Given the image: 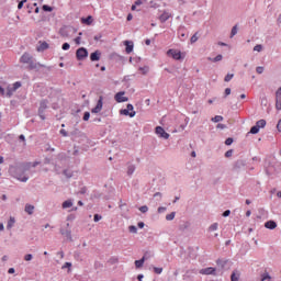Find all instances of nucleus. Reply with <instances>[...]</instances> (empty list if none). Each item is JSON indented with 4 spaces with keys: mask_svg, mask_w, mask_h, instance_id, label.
Here are the masks:
<instances>
[{
    "mask_svg": "<svg viewBox=\"0 0 281 281\" xmlns=\"http://www.w3.org/2000/svg\"><path fill=\"white\" fill-rule=\"evenodd\" d=\"M167 56L171 57L173 60H182L186 58L187 54L182 53L181 50L170 48L167 50Z\"/></svg>",
    "mask_w": 281,
    "mask_h": 281,
    "instance_id": "nucleus-1",
    "label": "nucleus"
},
{
    "mask_svg": "<svg viewBox=\"0 0 281 281\" xmlns=\"http://www.w3.org/2000/svg\"><path fill=\"white\" fill-rule=\"evenodd\" d=\"M121 115L130 116V117H135L136 112L134 111V105L132 103L127 104V109L121 110Z\"/></svg>",
    "mask_w": 281,
    "mask_h": 281,
    "instance_id": "nucleus-2",
    "label": "nucleus"
},
{
    "mask_svg": "<svg viewBox=\"0 0 281 281\" xmlns=\"http://www.w3.org/2000/svg\"><path fill=\"white\" fill-rule=\"evenodd\" d=\"M155 133H156V135H159L160 138H164V139L170 138V134L167 133L162 126H156Z\"/></svg>",
    "mask_w": 281,
    "mask_h": 281,
    "instance_id": "nucleus-3",
    "label": "nucleus"
},
{
    "mask_svg": "<svg viewBox=\"0 0 281 281\" xmlns=\"http://www.w3.org/2000/svg\"><path fill=\"white\" fill-rule=\"evenodd\" d=\"M88 55H89V53H88L87 48L81 47V48L77 49L76 56L79 61H82L86 58H88Z\"/></svg>",
    "mask_w": 281,
    "mask_h": 281,
    "instance_id": "nucleus-4",
    "label": "nucleus"
},
{
    "mask_svg": "<svg viewBox=\"0 0 281 281\" xmlns=\"http://www.w3.org/2000/svg\"><path fill=\"white\" fill-rule=\"evenodd\" d=\"M114 100H116V103L128 102V98L125 97L124 91L117 92L116 95H114Z\"/></svg>",
    "mask_w": 281,
    "mask_h": 281,
    "instance_id": "nucleus-5",
    "label": "nucleus"
},
{
    "mask_svg": "<svg viewBox=\"0 0 281 281\" xmlns=\"http://www.w3.org/2000/svg\"><path fill=\"white\" fill-rule=\"evenodd\" d=\"M103 108V97L101 95L95 108L92 109L93 114H99L102 111Z\"/></svg>",
    "mask_w": 281,
    "mask_h": 281,
    "instance_id": "nucleus-6",
    "label": "nucleus"
},
{
    "mask_svg": "<svg viewBox=\"0 0 281 281\" xmlns=\"http://www.w3.org/2000/svg\"><path fill=\"white\" fill-rule=\"evenodd\" d=\"M33 57L29 53H24L20 59L21 64H30Z\"/></svg>",
    "mask_w": 281,
    "mask_h": 281,
    "instance_id": "nucleus-7",
    "label": "nucleus"
},
{
    "mask_svg": "<svg viewBox=\"0 0 281 281\" xmlns=\"http://www.w3.org/2000/svg\"><path fill=\"white\" fill-rule=\"evenodd\" d=\"M124 45H125V53H126L127 55L132 54V53H133V49H134V44H133V42L125 41V42H124Z\"/></svg>",
    "mask_w": 281,
    "mask_h": 281,
    "instance_id": "nucleus-8",
    "label": "nucleus"
},
{
    "mask_svg": "<svg viewBox=\"0 0 281 281\" xmlns=\"http://www.w3.org/2000/svg\"><path fill=\"white\" fill-rule=\"evenodd\" d=\"M276 97H277L276 108L277 110L280 111L281 110V87L277 90Z\"/></svg>",
    "mask_w": 281,
    "mask_h": 281,
    "instance_id": "nucleus-9",
    "label": "nucleus"
},
{
    "mask_svg": "<svg viewBox=\"0 0 281 281\" xmlns=\"http://www.w3.org/2000/svg\"><path fill=\"white\" fill-rule=\"evenodd\" d=\"M215 271H216L215 268L209 267V268L201 269V270L199 271V273L210 276V274H214Z\"/></svg>",
    "mask_w": 281,
    "mask_h": 281,
    "instance_id": "nucleus-10",
    "label": "nucleus"
},
{
    "mask_svg": "<svg viewBox=\"0 0 281 281\" xmlns=\"http://www.w3.org/2000/svg\"><path fill=\"white\" fill-rule=\"evenodd\" d=\"M172 16L171 13L167 12V11H164L160 15H159V21L161 23H165L167 20H169L170 18Z\"/></svg>",
    "mask_w": 281,
    "mask_h": 281,
    "instance_id": "nucleus-11",
    "label": "nucleus"
},
{
    "mask_svg": "<svg viewBox=\"0 0 281 281\" xmlns=\"http://www.w3.org/2000/svg\"><path fill=\"white\" fill-rule=\"evenodd\" d=\"M27 65H30V69L31 70H34V69H37V68H44L45 66L40 64V63H34L33 60H31V63H29Z\"/></svg>",
    "mask_w": 281,
    "mask_h": 281,
    "instance_id": "nucleus-12",
    "label": "nucleus"
},
{
    "mask_svg": "<svg viewBox=\"0 0 281 281\" xmlns=\"http://www.w3.org/2000/svg\"><path fill=\"white\" fill-rule=\"evenodd\" d=\"M265 227L268 229H276V227H278V224H276V222L273 221H269L265 224Z\"/></svg>",
    "mask_w": 281,
    "mask_h": 281,
    "instance_id": "nucleus-13",
    "label": "nucleus"
},
{
    "mask_svg": "<svg viewBox=\"0 0 281 281\" xmlns=\"http://www.w3.org/2000/svg\"><path fill=\"white\" fill-rule=\"evenodd\" d=\"M100 56H101L100 52H94V53L91 54L90 59H91V61H99Z\"/></svg>",
    "mask_w": 281,
    "mask_h": 281,
    "instance_id": "nucleus-14",
    "label": "nucleus"
},
{
    "mask_svg": "<svg viewBox=\"0 0 281 281\" xmlns=\"http://www.w3.org/2000/svg\"><path fill=\"white\" fill-rule=\"evenodd\" d=\"M81 22L86 25H90L93 22V18L91 15H89L88 18H82Z\"/></svg>",
    "mask_w": 281,
    "mask_h": 281,
    "instance_id": "nucleus-15",
    "label": "nucleus"
},
{
    "mask_svg": "<svg viewBox=\"0 0 281 281\" xmlns=\"http://www.w3.org/2000/svg\"><path fill=\"white\" fill-rule=\"evenodd\" d=\"M256 126L260 130V128H265V126H267V121L266 120H259L256 123Z\"/></svg>",
    "mask_w": 281,
    "mask_h": 281,
    "instance_id": "nucleus-16",
    "label": "nucleus"
},
{
    "mask_svg": "<svg viewBox=\"0 0 281 281\" xmlns=\"http://www.w3.org/2000/svg\"><path fill=\"white\" fill-rule=\"evenodd\" d=\"M207 60L211 63H220L223 60V55H217L215 58L209 57Z\"/></svg>",
    "mask_w": 281,
    "mask_h": 281,
    "instance_id": "nucleus-17",
    "label": "nucleus"
},
{
    "mask_svg": "<svg viewBox=\"0 0 281 281\" xmlns=\"http://www.w3.org/2000/svg\"><path fill=\"white\" fill-rule=\"evenodd\" d=\"M138 71H140L143 76H146L149 72V67L148 66L139 67Z\"/></svg>",
    "mask_w": 281,
    "mask_h": 281,
    "instance_id": "nucleus-18",
    "label": "nucleus"
},
{
    "mask_svg": "<svg viewBox=\"0 0 281 281\" xmlns=\"http://www.w3.org/2000/svg\"><path fill=\"white\" fill-rule=\"evenodd\" d=\"M145 260H146V258L143 257L142 259L136 260V261L134 262V265H136V268H142V267L144 266Z\"/></svg>",
    "mask_w": 281,
    "mask_h": 281,
    "instance_id": "nucleus-19",
    "label": "nucleus"
},
{
    "mask_svg": "<svg viewBox=\"0 0 281 281\" xmlns=\"http://www.w3.org/2000/svg\"><path fill=\"white\" fill-rule=\"evenodd\" d=\"M15 178L21 182H26L29 180L26 176H23V173L15 176Z\"/></svg>",
    "mask_w": 281,
    "mask_h": 281,
    "instance_id": "nucleus-20",
    "label": "nucleus"
},
{
    "mask_svg": "<svg viewBox=\"0 0 281 281\" xmlns=\"http://www.w3.org/2000/svg\"><path fill=\"white\" fill-rule=\"evenodd\" d=\"M135 172V165L127 166V176H132Z\"/></svg>",
    "mask_w": 281,
    "mask_h": 281,
    "instance_id": "nucleus-21",
    "label": "nucleus"
},
{
    "mask_svg": "<svg viewBox=\"0 0 281 281\" xmlns=\"http://www.w3.org/2000/svg\"><path fill=\"white\" fill-rule=\"evenodd\" d=\"M223 121H224V117L222 115H215L214 117H212V122L214 123H220Z\"/></svg>",
    "mask_w": 281,
    "mask_h": 281,
    "instance_id": "nucleus-22",
    "label": "nucleus"
},
{
    "mask_svg": "<svg viewBox=\"0 0 281 281\" xmlns=\"http://www.w3.org/2000/svg\"><path fill=\"white\" fill-rule=\"evenodd\" d=\"M72 205V201L68 200L63 203V209H70Z\"/></svg>",
    "mask_w": 281,
    "mask_h": 281,
    "instance_id": "nucleus-23",
    "label": "nucleus"
},
{
    "mask_svg": "<svg viewBox=\"0 0 281 281\" xmlns=\"http://www.w3.org/2000/svg\"><path fill=\"white\" fill-rule=\"evenodd\" d=\"M261 281H271V276H269V272H265L261 276Z\"/></svg>",
    "mask_w": 281,
    "mask_h": 281,
    "instance_id": "nucleus-24",
    "label": "nucleus"
},
{
    "mask_svg": "<svg viewBox=\"0 0 281 281\" xmlns=\"http://www.w3.org/2000/svg\"><path fill=\"white\" fill-rule=\"evenodd\" d=\"M260 132V128L257 126V125H254L251 128H250V134L252 135H256Z\"/></svg>",
    "mask_w": 281,
    "mask_h": 281,
    "instance_id": "nucleus-25",
    "label": "nucleus"
},
{
    "mask_svg": "<svg viewBox=\"0 0 281 281\" xmlns=\"http://www.w3.org/2000/svg\"><path fill=\"white\" fill-rule=\"evenodd\" d=\"M25 212H26L27 214L32 215L33 212H34V206L27 204V205L25 206Z\"/></svg>",
    "mask_w": 281,
    "mask_h": 281,
    "instance_id": "nucleus-26",
    "label": "nucleus"
},
{
    "mask_svg": "<svg viewBox=\"0 0 281 281\" xmlns=\"http://www.w3.org/2000/svg\"><path fill=\"white\" fill-rule=\"evenodd\" d=\"M44 49H48V44L46 42H43L40 47H38V52H44Z\"/></svg>",
    "mask_w": 281,
    "mask_h": 281,
    "instance_id": "nucleus-27",
    "label": "nucleus"
},
{
    "mask_svg": "<svg viewBox=\"0 0 281 281\" xmlns=\"http://www.w3.org/2000/svg\"><path fill=\"white\" fill-rule=\"evenodd\" d=\"M236 34H238V25L233 26L231 32V38H233V36H236Z\"/></svg>",
    "mask_w": 281,
    "mask_h": 281,
    "instance_id": "nucleus-28",
    "label": "nucleus"
},
{
    "mask_svg": "<svg viewBox=\"0 0 281 281\" xmlns=\"http://www.w3.org/2000/svg\"><path fill=\"white\" fill-rule=\"evenodd\" d=\"M235 77L234 74H227L224 78L225 82H231L233 80V78Z\"/></svg>",
    "mask_w": 281,
    "mask_h": 281,
    "instance_id": "nucleus-29",
    "label": "nucleus"
},
{
    "mask_svg": "<svg viewBox=\"0 0 281 281\" xmlns=\"http://www.w3.org/2000/svg\"><path fill=\"white\" fill-rule=\"evenodd\" d=\"M14 223H15V220L13 217H10V220L8 222V225H7V228L11 229L13 227Z\"/></svg>",
    "mask_w": 281,
    "mask_h": 281,
    "instance_id": "nucleus-30",
    "label": "nucleus"
},
{
    "mask_svg": "<svg viewBox=\"0 0 281 281\" xmlns=\"http://www.w3.org/2000/svg\"><path fill=\"white\" fill-rule=\"evenodd\" d=\"M15 92V90H13V87H8L7 89V97L11 98V95Z\"/></svg>",
    "mask_w": 281,
    "mask_h": 281,
    "instance_id": "nucleus-31",
    "label": "nucleus"
},
{
    "mask_svg": "<svg viewBox=\"0 0 281 281\" xmlns=\"http://www.w3.org/2000/svg\"><path fill=\"white\" fill-rule=\"evenodd\" d=\"M239 278H240L239 274L233 272L232 276H231V281H239Z\"/></svg>",
    "mask_w": 281,
    "mask_h": 281,
    "instance_id": "nucleus-32",
    "label": "nucleus"
},
{
    "mask_svg": "<svg viewBox=\"0 0 281 281\" xmlns=\"http://www.w3.org/2000/svg\"><path fill=\"white\" fill-rule=\"evenodd\" d=\"M175 217H176V213H175V212H172V213H170V214L166 215V221H173V220H175Z\"/></svg>",
    "mask_w": 281,
    "mask_h": 281,
    "instance_id": "nucleus-33",
    "label": "nucleus"
},
{
    "mask_svg": "<svg viewBox=\"0 0 281 281\" xmlns=\"http://www.w3.org/2000/svg\"><path fill=\"white\" fill-rule=\"evenodd\" d=\"M21 87H22L21 82H20V81H16V82L13 83L12 89H13V91H16V90L20 89Z\"/></svg>",
    "mask_w": 281,
    "mask_h": 281,
    "instance_id": "nucleus-34",
    "label": "nucleus"
},
{
    "mask_svg": "<svg viewBox=\"0 0 281 281\" xmlns=\"http://www.w3.org/2000/svg\"><path fill=\"white\" fill-rule=\"evenodd\" d=\"M211 232H215L218 229V224L217 223H214L213 225L210 226L209 228Z\"/></svg>",
    "mask_w": 281,
    "mask_h": 281,
    "instance_id": "nucleus-35",
    "label": "nucleus"
},
{
    "mask_svg": "<svg viewBox=\"0 0 281 281\" xmlns=\"http://www.w3.org/2000/svg\"><path fill=\"white\" fill-rule=\"evenodd\" d=\"M46 108H47V102L44 100V101L41 102L40 110L44 111V110H46Z\"/></svg>",
    "mask_w": 281,
    "mask_h": 281,
    "instance_id": "nucleus-36",
    "label": "nucleus"
},
{
    "mask_svg": "<svg viewBox=\"0 0 281 281\" xmlns=\"http://www.w3.org/2000/svg\"><path fill=\"white\" fill-rule=\"evenodd\" d=\"M198 41H199L198 33H195L194 35L191 36L190 42L196 43Z\"/></svg>",
    "mask_w": 281,
    "mask_h": 281,
    "instance_id": "nucleus-37",
    "label": "nucleus"
},
{
    "mask_svg": "<svg viewBox=\"0 0 281 281\" xmlns=\"http://www.w3.org/2000/svg\"><path fill=\"white\" fill-rule=\"evenodd\" d=\"M233 143H234V138L233 137H228L225 140V145H227V146H231Z\"/></svg>",
    "mask_w": 281,
    "mask_h": 281,
    "instance_id": "nucleus-38",
    "label": "nucleus"
},
{
    "mask_svg": "<svg viewBox=\"0 0 281 281\" xmlns=\"http://www.w3.org/2000/svg\"><path fill=\"white\" fill-rule=\"evenodd\" d=\"M256 71H257L258 75H262V72H265V67L259 66V67L256 68Z\"/></svg>",
    "mask_w": 281,
    "mask_h": 281,
    "instance_id": "nucleus-39",
    "label": "nucleus"
},
{
    "mask_svg": "<svg viewBox=\"0 0 281 281\" xmlns=\"http://www.w3.org/2000/svg\"><path fill=\"white\" fill-rule=\"evenodd\" d=\"M262 49V45L260 44H257L255 47H254V52H257V53H260Z\"/></svg>",
    "mask_w": 281,
    "mask_h": 281,
    "instance_id": "nucleus-40",
    "label": "nucleus"
},
{
    "mask_svg": "<svg viewBox=\"0 0 281 281\" xmlns=\"http://www.w3.org/2000/svg\"><path fill=\"white\" fill-rule=\"evenodd\" d=\"M43 10H44V11H47V12H52V11H53V8L49 7V5H47V4H44V5H43Z\"/></svg>",
    "mask_w": 281,
    "mask_h": 281,
    "instance_id": "nucleus-41",
    "label": "nucleus"
},
{
    "mask_svg": "<svg viewBox=\"0 0 281 281\" xmlns=\"http://www.w3.org/2000/svg\"><path fill=\"white\" fill-rule=\"evenodd\" d=\"M164 269L162 268H154V272L157 273V274H160L162 273Z\"/></svg>",
    "mask_w": 281,
    "mask_h": 281,
    "instance_id": "nucleus-42",
    "label": "nucleus"
},
{
    "mask_svg": "<svg viewBox=\"0 0 281 281\" xmlns=\"http://www.w3.org/2000/svg\"><path fill=\"white\" fill-rule=\"evenodd\" d=\"M90 120V112H85L83 121L88 122Z\"/></svg>",
    "mask_w": 281,
    "mask_h": 281,
    "instance_id": "nucleus-43",
    "label": "nucleus"
},
{
    "mask_svg": "<svg viewBox=\"0 0 281 281\" xmlns=\"http://www.w3.org/2000/svg\"><path fill=\"white\" fill-rule=\"evenodd\" d=\"M233 156V149H229V150H227L226 153H225V157L226 158H229V157H232Z\"/></svg>",
    "mask_w": 281,
    "mask_h": 281,
    "instance_id": "nucleus-44",
    "label": "nucleus"
},
{
    "mask_svg": "<svg viewBox=\"0 0 281 281\" xmlns=\"http://www.w3.org/2000/svg\"><path fill=\"white\" fill-rule=\"evenodd\" d=\"M63 49L67 52V49H70V45L68 43L63 44Z\"/></svg>",
    "mask_w": 281,
    "mask_h": 281,
    "instance_id": "nucleus-45",
    "label": "nucleus"
},
{
    "mask_svg": "<svg viewBox=\"0 0 281 281\" xmlns=\"http://www.w3.org/2000/svg\"><path fill=\"white\" fill-rule=\"evenodd\" d=\"M139 212L147 213L148 212V207L147 206H142V207H139Z\"/></svg>",
    "mask_w": 281,
    "mask_h": 281,
    "instance_id": "nucleus-46",
    "label": "nucleus"
},
{
    "mask_svg": "<svg viewBox=\"0 0 281 281\" xmlns=\"http://www.w3.org/2000/svg\"><path fill=\"white\" fill-rule=\"evenodd\" d=\"M166 211H167L166 207H158V209H157V212H158L159 214H162V213H165Z\"/></svg>",
    "mask_w": 281,
    "mask_h": 281,
    "instance_id": "nucleus-47",
    "label": "nucleus"
},
{
    "mask_svg": "<svg viewBox=\"0 0 281 281\" xmlns=\"http://www.w3.org/2000/svg\"><path fill=\"white\" fill-rule=\"evenodd\" d=\"M232 94V89L231 88H226L225 89V97H228Z\"/></svg>",
    "mask_w": 281,
    "mask_h": 281,
    "instance_id": "nucleus-48",
    "label": "nucleus"
},
{
    "mask_svg": "<svg viewBox=\"0 0 281 281\" xmlns=\"http://www.w3.org/2000/svg\"><path fill=\"white\" fill-rule=\"evenodd\" d=\"M130 233H137V228L135 226H130Z\"/></svg>",
    "mask_w": 281,
    "mask_h": 281,
    "instance_id": "nucleus-49",
    "label": "nucleus"
},
{
    "mask_svg": "<svg viewBox=\"0 0 281 281\" xmlns=\"http://www.w3.org/2000/svg\"><path fill=\"white\" fill-rule=\"evenodd\" d=\"M32 258H33V256H32L31 254H29V255H26V256L24 257V260H25V261H31Z\"/></svg>",
    "mask_w": 281,
    "mask_h": 281,
    "instance_id": "nucleus-50",
    "label": "nucleus"
},
{
    "mask_svg": "<svg viewBox=\"0 0 281 281\" xmlns=\"http://www.w3.org/2000/svg\"><path fill=\"white\" fill-rule=\"evenodd\" d=\"M75 43H76V45H80V43H81V36L76 37V38H75Z\"/></svg>",
    "mask_w": 281,
    "mask_h": 281,
    "instance_id": "nucleus-51",
    "label": "nucleus"
},
{
    "mask_svg": "<svg viewBox=\"0 0 281 281\" xmlns=\"http://www.w3.org/2000/svg\"><path fill=\"white\" fill-rule=\"evenodd\" d=\"M101 220H102V216H100V215H98V214L94 215V222H99V221H101Z\"/></svg>",
    "mask_w": 281,
    "mask_h": 281,
    "instance_id": "nucleus-52",
    "label": "nucleus"
},
{
    "mask_svg": "<svg viewBox=\"0 0 281 281\" xmlns=\"http://www.w3.org/2000/svg\"><path fill=\"white\" fill-rule=\"evenodd\" d=\"M60 134H61L64 137H67V136H68L66 130H64V128L60 130Z\"/></svg>",
    "mask_w": 281,
    "mask_h": 281,
    "instance_id": "nucleus-53",
    "label": "nucleus"
},
{
    "mask_svg": "<svg viewBox=\"0 0 281 281\" xmlns=\"http://www.w3.org/2000/svg\"><path fill=\"white\" fill-rule=\"evenodd\" d=\"M231 213H232V212H231L229 210H227V211H225V212L223 213V216H224V217H227V216L231 215Z\"/></svg>",
    "mask_w": 281,
    "mask_h": 281,
    "instance_id": "nucleus-54",
    "label": "nucleus"
},
{
    "mask_svg": "<svg viewBox=\"0 0 281 281\" xmlns=\"http://www.w3.org/2000/svg\"><path fill=\"white\" fill-rule=\"evenodd\" d=\"M24 2H26V0H22V1L18 4V9H22Z\"/></svg>",
    "mask_w": 281,
    "mask_h": 281,
    "instance_id": "nucleus-55",
    "label": "nucleus"
},
{
    "mask_svg": "<svg viewBox=\"0 0 281 281\" xmlns=\"http://www.w3.org/2000/svg\"><path fill=\"white\" fill-rule=\"evenodd\" d=\"M277 128H278V131L281 133V119H280L279 122H278Z\"/></svg>",
    "mask_w": 281,
    "mask_h": 281,
    "instance_id": "nucleus-56",
    "label": "nucleus"
},
{
    "mask_svg": "<svg viewBox=\"0 0 281 281\" xmlns=\"http://www.w3.org/2000/svg\"><path fill=\"white\" fill-rule=\"evenodd\" d=\"M144 226H145V224H144L143 222H139V223L137 224V227H139V228H144Z\"/></svg>",
    "mask_w": 281,
    "mask_h": 281,
    "instance_id": "nucleus-57",
    "label": "nucleus"
},
{
    "mask_svg": "<svg viewBox=\"0 0 281 281\" xmlns=\"http://www.w3.org/2000/svg\"><path fill=\"white\" fill-rule=\"evenodd\" d=\"M15 272V270L13 269V268H10L9 270H8V273H10V274H12V273H14Z\"/></svg>",
    "mask_w": 281,
    "mask_h": 281,
    "instance_id": "nucleus-58",
    "label": "nucleus"
},
{
    "mask_svg": "<svg viewBox=\"0 0 281 281\" xmlns=\"http://www.w3.org/2000/svg\"><path fill=\"white\" fill-rule=\"evenodd\" d=\"M143 278H144L143 274H138V276H137V280H138V281H143Z\"/></svg>",
    "mask_w": 281,
    "mask_h": 281,
    "instance_id": "nucleus-59",
    "label": "nucleus"
},
{
    "mask_svg": "<svg viewBox=\"0 0 281 281\" xmlns=\"http://www.w3.org/2000/svg\"><path fill=\"white\" fill-rule=\"evenodd\" d=\"M19 138H20V140L25 142V137L23 134H21Z\"/></svg>",
    "mask_w": 281,
    "mask_h": 281,
    "instance_id": "nucleus-60",
    "label": "nucleus"
},
{
    "mask_svg": "<svg viewBox=\"0 0 281 281\" xmlns=\"http://www.w3.org/2000/svg\"><path fill=\"white\" fill-rule=\"evenodd\" d=\"M66 267L70 268V267H71V263H70V262H66L63 268H66Z\"/></svg>",
    "mask_w": 281,
    "mask_h": 281,
    "instance_id": "nucleus-61",
    "label": "nucleus"
},
{
    "mask_svg": "<svg viewBox=\"0 0 281 281\" xmlns=\"http://www.w3.org/2000/svg\"><path fill=\"white\" fill-rule=\"evenodd\" d=\"M0 94L4 95V89L2 87H0Z\"/></svg>",
    "mask_w": 281,
    "mask_h": 281,
    "instance_id": "nucleus-62",
    "label": "nucleus"
},
{
    "mask_svg": "<svg viewBox=\"0 0 281 281\" xmlns=\"http://www.w3.org/2000/svg\"><path fill=\"white\" fill-rule=\"evenodd\" d=\"M133 20V15L132 14H127V21Z\"/></svg>",
    "mask_w": 281,
    "mask_h": 281,
    "instance_id": "nucleus-63",
    "label": "nucleus"
},
{
    "mask_svg": "<svg viewBox=\"0 0 281 281\" xmlns=\"http://www.w3.org/2000/svg\"><path fill=\"white\" fill-rule=\"evenodd\" d=\"M246 216L247 217L251 216V211L246 212Z\"/></svg>",
    "mask_w": 281,
    "mask_h": 281,
    "instance_id": "nucleus-64",
    "label": "nucleus"
}]
</instances>
